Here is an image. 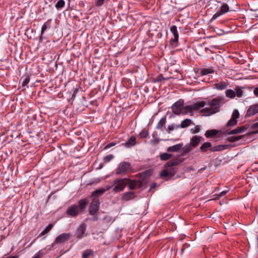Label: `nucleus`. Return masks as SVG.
Listing matches in <instances>:
<instances>
[{"label": "nucleus", "mask_w": 258, "mask_h": 258, "mask_svg": "<svg viewBox=\"0 0 258 258\" xmlns=\"http://www.w3.org/2000/svg\"><path fill=\"white\" fill-rule=\"evenodd\" d=\"M258 113V103L250 106L247 110L246 116L250 117Z\"/></svg>", "instance_id": "obj_13"}, {"label": "nucleus", "mask_w": 258, "mask_h": 258, "mask_svg": "<svg viewBox=\"0 0 258 258\" xmlns=\"http://www.w3.org/2000/svg\"><path fill=\"white\" fill-rule=\"evenodd\" d=\"M100 205L99 200L97 198H94L91 202L89 208V213L91 215H94L98 211Z\"/></svg>", "instance_id": "obj_7"}, {"label": "nucleus", "mask_w": 258, "mask_h": 258, "mask_svg": "<svg viewBox=\"0 0 258 258\" xmlns=\"http://www.w3.org/2000/svg\"><path fill=\"white\" fill-rule=\"evenodd\" d=\"M203 139L202 137L195 136L190 139V144L192 145L194 148L198 146L202 140Z\"/></svg>", "instance_id": "obj_17"}, {"label": "nucleus", "mask_w": 258, "mask_h": 258, "mask_svg": "<svg viewBox=\"0 0 258 258\" xmlns=\"http://www.w3.org/2000/svg\"><path fill=\"white\" fill-rule=\"evenodd\" d=\"M132 169L131 164L127 162H122L119 163L118 167L116 169V174L120 175L126 174Z\"/></svg>", "instance_id": "obj_4"}, {"label": "nucleus", "mask_w": 258, "mask_h": 258, "mask_svg": "<svg viewBox=\"0 0 258 258\" xmlns=\"http://www.w3.org/2000/svg\"><path fill=\"white\" fill-rule=\"evenodd\" d=\"M192 123L191 120L190 119H185L183 120L180 124V127L181 128H185L189 126Z\"/></svg>", "instance_id": "obj_31"}, {"label": "nucleus", "mask_w": 258, "mask_h": 258, "mask_svg": "<svg viewBox=\"0 0 258 258\" xmlns=\"http://www.w3.org/2000/svg\"><path fill=\"white\" fill-rule=\"evenodd\" d=\"M65 2L63 0H59L56 4L55 5V7L57 9H60L64 6Z\"/></svg>", "instance_id": "obj_39"}, {"label": "nucleus", "mask_w": 258, "mask_h": 258, "mask_svg": "<svg viewBox=\"0 0 258 258\" xmlns=\"http://www.w3.org/2000/svg\"><path fill=\"white\" fill-rule=\"evenodd\" d=\"M111 188H112V185L111 186H110V185H106L104 188H103V189H104L105 190V191H107V190H109Z\"/></svg>", "instance_id": "obj_48"}, {"label": "nucleus", "mask_w": 258, "mask_h": 258, "mask_svg": "<svg viewBox=\"0 0 258 258\" xmlns=\"http://www.w3.org/2000/svg\"><path fill=\"white\" fill-rule=\"evenodd\" d=\"M104 1L105 0H97L96 3V5L97 6H101L103 4Z\"/></svg>", "instance_id": "obj_46"}, {"label": "nucleus", "mask_w": 258, "mask_h": 258, "mask_svg": "<svg viewBox=\"0 0 258 258\" xmlns=\"http://www.w3.org/2000/svg\"><path fill=\"white\" fill-rule=\"evenodd\" d=\"M153 144H157L158 143V140H154L151 141Z\"/></svg>", "instance_id": "obj_51"}, {"label": "nucleus", "mask_w": 258, "mask_h": 258, "mask_svg": "<svg viewBox=\"0 0 258 258\" xmlns=\"http://www.w3.org/2000/svg\"><path fill=\"white\" fill-rule=\"evenodd\" d=\"M113 157L114 156L113 155H108L104 157V161L105 162H108L110 161L113 158Z\"/></svg>", "instance_id": "obj_41"}, {"label": "nucleus", "mask_w": 258, "mask_h": 258, "mask_svg": "<svg viewBox=\"0 0 258 258\" xmlns=\"http://www.w3.org/2000/svg\"><path fill=\"white\" fill-rule=\"evenodd\" d=\"M192 112L193 109L192 105L183 106L182 114H186L188 113H192Z\"/></svg>", "instance_id": "obj_24"}, {"label": "nucleus", "mask_w": 258, "mask_h": 258, "mask_svg": "<svg viewBox=\"0 0 258 258\" xmlns=\"http://www.w3.org/2000/svg\"><path fill=\"white\" fill-rule=\"evenodd\" d=\"M236 96L240 97L243 94L242 88L239 86H236L235 89Z\"/></svg>", "instance_id": "obj_34"}, {"label": "nucleus", "mask_w": 258, "mask_h": 258, "mask_svg": "<svg viewBox=\"0 0 258 258\" xmlns=\"http://www.w3.org/2000/svg\"><path fill=\"white\" fill-rule=\"evenodd\" d=\"M166 122V117H162L157 123L156 128L158 130H161L163 127V126L165 124Z\"/></svg>", "instance_id": "obj_28"}, {"label": "nucleus", "mask_w": 258, "mask_h": 258, "mask_svg": "<svg viewBox=\"0 0 258 258\" xmlns=\"http://www.w3.org/2000/svg\"><path fill=\"white\" fill-rule=\"evenodd\" d=\"M243 136H232L228 138V140L230 142H235L242 139Z\"/></svg>", "instance_id": "obj_36"}, {"label": "nucleus", "mask_w": 258, "mask_h": 258, "mask_svg": "<svg viewBox=\"0 0 258 258\" xmlns=\"http://www.w3.org/2000/svg\"><path fill=\"white\" fill-rule=\"evenodd\" d=\"M239 117V113L237 110H234L232 114L231 119L227 123V126L231 127L234 126L237 124V119Z\"/></svg>", "instance_id": "obj_10"}, {"label": "nucleus", "mask_w": 258, "mask_h": 258, "mask_svg": "<svg viewBox=\"0 0 258 258\" xmlns=\"http://www.w3.org/2000/svg\"><path fill=\"white\" fill-rule=\"evenodd\" d=\"M224 103L223 99L221 97H217L211 101L206 102V107L200 111V113L205 116H210L219 111L220 108Z\"/></svg>", "instance_id": "obj_1"}, {"label": "nucleus", "mask_w": 258, "mask_h": 258, "mask_svg": "<svg viewBox=\"0 0 258 258\" xmlns=\"http://www.w3.org/2000/svg\"><path fill=\"white\" fill-rule=\"evenodd\" d=\"M253 93L255 96H258V87L254 89Z\"/></svg>", "instance_id": "obj_50"}, {"label": "nucleus", "mask_w": 258, "mask_h": 258, "mask_svg": "<svg viewBox=\"0 0 258 258\" xmlns=\"http://www.w3.org/2000/svg\"><path fill=\"white\" fill-rule=\"evenodd\" d=\"M229 6L226 4H224L220 7L219 11H217L212 17L211 20H215L218 17L225 14L229 11Z\"/></svg>", "instance_id": "obj_9"}, {"label": "nucleus", "mask_w": 258, "mask_h": 258, "mask_svg": "<svg viewBox=\"0 0 258 258\" xmlns=\"http://www.w3.org/2000/svg\"><path fill=\"white\" fill-rule=\"evenodd\" d=\"M134 192L132 191L125 192L122 197L123 200L124 201H129L132 200L134 198Z\"/></svg>", "instance_id": "obj_20"}, {"label": "nucleus", "mask_w": 258, "mask_h": 258, "mask_svg": "<svg viewBox=\"0 0 258 258\" xmlns=\"http://www.w3.org/2000/svg\"><path fill=\"white\" fill-rule=\"evenodd\" d=\"M176 173V170L174 168H171L169 169H164L160 174L161 177L168 176H173Z\"/></svg>", "instance_id": "obj_14"}, {"label": "nucleus", "mask_w": 258, "mask_h": 258, "mask_svg": "<svg viewBox=\"0 0 258 258\" xmlns=\"http://www.w3.org/2000/svg\"><path fill=\"white\" fill-rule=\"evenodd\" d=\"M183 104L182 100H179L174 103L171 107L172 112L176 115L182 114Z\"/></svg>", "instance_id": "obj_6"}, {"label": "nucleus", "mask_w": 258, "mask_h": 258, "mask_svg": "<svg viewBox=\"0 0 258 258\" xmlns=\"http://www.w3.org/2000/svg\"><path fill=\"white\" fill-rule=\"evenodd\" d=\"M257 248H258V238H257Z\"/></svg>", "instance_id": "obj_53"}, {"label": "nucleus", "mask_w": 258, "mask_h": 258, "mask_svg": "<svg viewBox=\"0 0 258 258\" xmlns=\"http://www.w3.org/2000/svg\"><path fill=\"white\" fill-rule=\"evenodd\" d=\"M191 131L193 134H196L200 132V128L198 126H196L194 129H191Z\"/></svg>", "instance_id": "obj_45"}, {"label": "nucleus", "mask_w": 258, "mask_h": 258, "mask_svg": "<svg viewBox=\"0 0 258 258\" xmlns=\"http://www.w3.org/2000/svg\"><path fill=\"white\" fill-rule=\"evenodd\" d=\"M105 192V190L103 189V188H99L95 191H94L92 194V197H98L102 194H103Z\"/></svg>", "instance_id": "obj_29"}, {"label": "nucleus", "mask_w": 258, "mask_h": 258, "mask_svg": "<svg viewBox=\"0 0 258 258\" xmlns=\"http://www.w3.org/2000/svg\"><path fill=\"white\" fill-rule=\"evenodd\" d=\"M189 246V245L188 243H185L183 244L181 248V253L182 254L184 250L187 248Z\"/></svg>", "instance_id": "obj_43"}, {"label": "nucleus", "mask_w": 258, "mask_h": 258, "mask_svg": "<svg viewBox=\"0 0 258 258\" xmlns=\"http://www.w3.org/2000/svg\"><path fill=\"white\" fill-rule=\"evenodd\" d=\"M214 72V70L212 68H205L203 69L201 71V74L202 75H207L209 74L213 73Z\"/></svg>", "instance_id": "obj_25"}, {"label": "nucleus", "mask_w": 258, "mask_h": 258, "mask_svg": "<svg viewBox=\"0 0 258 258\" xmlns=\"http://www.w3.org/2000/svg\"><path fill=\"white\" fill-rule=\"evenodd\" d=\"M53 227V225L51 223L49 224L41 233V235H44L47 233Z\"/></svg>", "instance_id": "obj_33"}, {"label": "nucleus", "mask_w": 258, "mask_h": 258, "mask_svg": "<svg viewBox=\"0 0 258 258\" xmlns=\"http://www.w3.org/2000/svg\"><path fill=\"white\" fill-rule=\"evenodd\" d=\"M126 178H117L112 182V190L115 192L122 191L127 185Z\"/></svg>", "instance_id": "obj_3"}, {"label": "nucleus", "mask_w": 258, "mask_h": 258, "mask_svg": "<svg viewBox=\"0 0 258 258\" xmlns=\"http://www.w3.org/2000/svg\"><path fill=\"white\" fill-rule=\"evenodd\" d=\"M228 191V190H224L222 192H221L219 195H218L219 197H222L224 196L227 192Z\"/></svg>", "instance_id": "obj_49"}, {"label": "nucleus", "mask_w": 258, "mask_h": 258, "mask_svg": "<svg viewBox=\"0 0 258 258\" xmlns=\"http://www.w3.org/2000/svg\"><path fill=\"white\" fill-rule=\"evenodd\" d=\"M221 149V146H215L211 149L212 151H218Z\"/></svg>", "instance_id": "obj_47"}, {"label": "nucleus", "mask_w": 258, "mask_h": 258, "mask_svg": "<svg viewBox=\"0 0 258 258\" xmlns=\"http://www.w3.org/2000/svg\"><path fill=\"white\" fill-rule=\"evenodd\" d=\"M253 131L251 132V134H258V121L256 123H253L251 127Z\"/></svg>", "instance_id": "obj_37"}, {"label": "nucleus", "mask_w": 258, "mask_h": 258, "mask_svg": "<svg viewBox=\"0 0 258 258\" xmlns=\"http://www.w3.org/2000/svg\"><path fill=\"white\" fill-rule=\"evenodd\" d=\"M86 225L85 224H81L77 228L75 233V236L79 239H81L87 236L86 233Z\"/></svg>", "instance_id": "obj_11"}, {"label": "nucleus", "mask_w": 258, "mask_h": 258, "mask_svg": "<svg viewBox=\"0 0 258 258\" xmlns=\"http://www.w3.org/2000/svg\"><path fill=\"white\" fill-rule=\"evenodd\" d=\"M179 127V125H175L173 124L169 125L168 126L167 132L170 134L171 131H172L175 128H178Z\"/></svg>", "instance_id": "obj_38"}, {"label": "nucleus", "mask_w": 258, "mask_h": 258, "mask_svg": "<svg viewBox=\"0 0 258 258\" xmlns=\"http://www.w3.org/2000/svg\"><path fill=\"white\" fill-rule=\"evenodd\" d=\"M182 146V144H178L169 147L167 149L168 152H176L180 150Z\"/></svg>", "instance_id": "obj_22"}, {"label": "nucleus", "mask_w": 258, "mask_h": 258, "mask_svg": "<svg viewBox=\"0 0 258 258\" xmlns=\"http://www.w3.org/2000/svg\"><path fill=\"white\" fill-rule=\"evenodd\" d=\"M30 79L28 77L25 78L22 82V86L24 87L26 86L29 82Z\"/></svg>", "instance_id": "obj_44"}, {"label": "nucleus", "mask_w": 258, "mask_h": 258, "mask_svg": "<svg viewBox=\"0 0 258 258\" xmlns=\"http://www.w3.org/2000/svg\"><path fill=\"white\" fill-rule=\"evenodd\" d=\"M226 96L229 98H234L236 96L235 91L232 89H228L225 92Z\"/></svg>", "instance_id": "obj_26"}, {"label": "nucleus", "mask_w": 258, "mask_h": 258, "mask_svg": "<svg viewBox=\"0 0 258 258\" xmlns=\"http://www.w3.org/2000/svg\"><path fill=\"white\" fill-rule=\"evenodd\" d=\"M49 25L48 24V21L45 22L43 25H42V27L41 28V34L42 35L45 30L48 28Z\"/></svg>", "instance_id": "obj_40"}, {"label": "nucleus", "mask_w": 258, "mask_h": 258, "mask_svg": "<svg viewBox=\"0 0 258 258\" xmlns=\"http://www.w3.org/2000/svg\"><path fill=\"white\" fill-rule=\"evenodd\" d=\"M212 146V144L210 142L204 143L200 147L201 150L203 152H205L208 150V149Z\"/></svg>", "instance_id": "obj_30"}, {"label": "nucleus", "mask_w": 258, "mask_h": 258, "mask_svg": "<svg viewBox=\"0 0 258 258\" xmlns=\"http://www.w3.org/2000/svg\"><path fill=\"white\" fill-rule=\"evenodd\" d=\"M6 258H19V256L17 255H13L7 257Z\"/></svg>", "instance_id": "obj_52"}, {"label": "nucleus", "mask_w": 258, "mask_h": 258, "mask_svg": "<svg viewBox=\"0 0 258 258\" xmlns=\"http://www.w3.org/2000/svg\"><path fill=\"white\" fill-rule=\"evenodd\" d=\"M94 251L91 249H88L82 253V258H88L93 254Z\"/></svg>", "instance_id": "obj_27"}, {"label": "nucleus", "mask_w": 258, "mask_h": 258, "mask_svg": "<svg viewBox=\"0 0 258 258\" xmlns=\"http://www.w3.org/2000/svg\"><path fill=\"white\" fill-rule=\"evenodd\" d=\"M218 133V131L216 130H208L205 133V136L209 138L216 136Z\"/></svg>", "instance_id": "obj_23"}, {"label": "nucleus", "mask_w": 258, "mask_h": 258, "mask_svg": "<svg viewBox=\"0 0 258 258\" xmlns=\"http://www.w3.org/2000/svg\"><path fill=\"white\" fill-rule=\"evenodd\" d=\"M127 185L130 189H135L139 188L142 185V182L140 180H132L126 178Z\"/></svg>", "instance_id": "obj_12"}, {"label": "nucleus", "mask_w": 258, "mask_h": 258, "mask_svg": "<svg viewBox=\"0 0 258 258\" xmlns=\"http://www.w3.org/2000/svg\"><path fill=\"white\" fill-rule=\"evenodd\" d=\"M248 127L247 125L237 127V128L231 131L228 133L229 135H235L239 133H242L245 132Z\"/></svg>", "instance_id": "obj_15"}, {"label": "nucleus", "mask_w": 258, "mask_h": 258, "mask_svg": "<svg viewBox=\"0 0 258 258\" xmlns=\"http://www.w3.org/2000/svg\"><path fill=\"white\" fill-rule=\"evenodd\" d=\"M229 85V84L227 81H221L217 83H215L214 86L215 89L219 90H222L226 89Z\"/></svg>", "instance_id": "obj_16"}, {"label": "nucleus", "mask_w": 258, "mask_h": 258, "mask_svg": "<svg viewBox=\"0 0 258 258\" xmlns=\"http://www.w3.org/2000/svg\"><path fill=\"white\" fill-rule=\"evenodd\" d=\"M170 30L173 35V38L170 39V42L172 45L176 46L178 41L179 37L177 27L175 25H172L170 27Z\"/></svg>", "instance_id": "obj_8"}, {"label": "nucleus", "mask_w": 258, "mask_h": 258, "mask_svg": "<svg viewBox=\"0 0 258 258\" xmlns=\"http://www.w3.org/2000/svg\"><path fill=\"white\" fill-rule=\"evenodd\" d=\"M181 161H182L178 158L173 159L165 164V167L168 168L177 165L181 163Z\"/></svg>", "instance_id": "obj_18"}, {"label": "nucleus", "mask_w": 258, "mask_h": 258, "mask_svg": "<svg viewBox=\"0 0 258 258\" xmlns=\"http://www.w3.org/2000/svg\"><path fill=\"white\" fill-rule=\"evenodd\" d=\"M116 145V143H113V142H111V143H109L108 144H107L104 148V149L105 150H106V149H108L114 146H115Z\"/></svg>", "instance_id": "obj_42"}, {"label": "nucleus", "mask_w": 258, "mask_h": 258, "mask_svg": "<svg viewBox=\"0 0 258 258\" xmlns=\"http://www.w3.org/2000/svg\"><path fill=\"white\" fill-rule=\"evenodd\" d=\"M88 204V200L86 199H81L78 202V205H73L70 206L67 211V214L71 217H76L80 213L83 212Z\"/></svg>", "instance_id": "obj_2"}, {"label": "nucleus", "mask_w": 258, "mask_h": 258, "mask_svg": "<svg viewBox=\"0 0 258 258\" xmlns=\"http://www.w3.org/2000/svg\"><path fill=\"white\" fill-rule=\"evenodd\" d=\"M72 235L70 233H63L57 236L54 242L51 244V247H53L55 244H62L67 242L70 239Z\"/></svg>", "instance_id": "obj_5"}, {"label": "nucleus", "mask_w": 258, "mask_h": 258, "mask_svg": "<svg viewBox=\"0 0 258 258\" xmlns=\"http://www.w3.org/2000/svg\"><path fill=\"white\" fill-rule=\"evenodd\" d=\"M171 157V154L167 153H164L160 155V159L162 160H167Z\"/></svg>", "instance_id": "obj_35"}, {"label": "nucleus", "mask_w": 258, "mask_h": 258, "mask_svg": "<svg viewBox=\"0 0 258 258\" xmlns=\"http://www.w3.org/2000/svg\"><path fill=\"white\" fill-rule=\"evenodd\" d=\"M193 148L194 147L190 144H187L182 149L183 153H188L190 152L193 149Z\"/></svg>", "instance_id": "obj_32"}, {"label": "nucleus", "mask_w": 258, "mask_h": 258, "mask_svg": "<svg viewBox=\"0 0 258 258\" xmlns=\"http://www.w3.org/2000/svg\"><path fill=\"white\" fill-rule=\"evenodd\" d=\"M192 105L193 111L198 110L206 105V102L204 101H198Z\"/></svg>", "instance_id": "obj_19"}, {"label": "nucleus", "mask_w": 258, "mask_h": 258, "mask_svg": "<svg viewBox=\"0 0 258 258\" xmlns=\"http://www.w3.org/2000/svg\"><path fill=\"white\" fill-rule=\"evenodd\" d=\"M136 139L134 136H132L125 143V147L127 148L131 147L136 144Z\"/></svg>", "instance_id": "obj_21"}]
</instances>
